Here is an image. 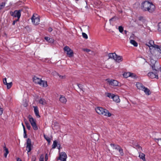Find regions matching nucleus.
<instances>
[{
	"mask_svg": "<svg viewBox=\"0 0 161 161\" xmlns=\"http://www.w3.org/2000/svg\"><path fill=\"white\" fill-rule=\"evenodd\" d=\"M48 30L49 32H51L52 31L53 29H52V28L49 27V28H48Z\"/></svg>",
	"mask_w": 161,
	"mask_h": 161,
	"instance_id": "obj_53",
	"label": "nucleus"
},
{
	"mask_svg": "<svg viewBox=\"0 0 161 161\" xmlns=\"http://www.w3.org/2000/svg\"><path fill=\"white\" fill-rule=\"evenodd\" d=\"M40 161H44V157L43 155H42L40 158Z\"/></svg>",
	"mask_w": 161,
	"mask_h": 161,
	"instance_id": "obj_45",
	"label": "nucleus"
},
{
	"mask_svg": "<svg viewBox=\"0 0 161 161\" xmlns=\"http://www.w3.org/2000/svg\"><path fill=\"white\" fill-rule=\"evenodd\" d=\"M82 36L83 37V38H84L86 39H87L88 38L87 35L85 33L83 32L82 33Z\"/></svg>",
	"mask_w": 161,
	"mask_h": 161,
	"instance_id": "obj_37",
	"label": "nucleus"
},
{
	"mask_svg": "<svg viewBox=\"0 0 161 161\" xmlns=\"http://www.w3.org/2000/svg\"><path fill=\"white\" fill-rule=\"evenodd\" d=\"M114 60L116 62L119 63L123 61V58L122 56H118L116 54V57L115 58Z\"/></svg>",
	"mask_w": 161,
	"mask_h": 161,
	"instance_id": "obj_13",
	"label": "nucleus"
},
{
	"mask_svg": "<svg viewBox=\"0 0 161 161\" xmlns=\"http://www.w3.org/2000/svg\"><path fill=\"white\" fill-rule=\"evenodd\" d=\"M136 86L138 89L142 90H143L145 88V86H143V84L139 82L136 83Z\"/></svg>",
	"mask_w": 161,
	"mask_h": 161,
	"instance_id": "obj_12",
	"label": "nucleus"
},
{
	"mask_svg": "<svg viewBox=\"0 0 161 161\" xmlns=\"http://www.w3.org/2000/svg\"><path fill=\"white\" fill-rule=\"evenodd\" d=\"M158 31L161 32V22L159 23L158 24Z\"/></svg>",
	"mask_w": 161,
	"mask_h": 161,
	"instance_id": "obj_36",
	"label": "nucleus"
},
{
	"mask_svg": "<svg viewBox=\"0 0 161 161\" xmlns=\"http://www.w3.org/2000/svg\"><path fill=\"white\" fill-rule=\"evenodd\" d=\"M134 74L130 72H125L123 74V76L124 77L127 78L131 76V75H133Z\"/></svg>",
	"mask_w": 161,
	"mask_h": 161,
	"instance_id": "obj_21",
	"label": "nucleus"
},
{
	"mask_svg": "<svg viewBox=\"0 0 161 161\" xmlns=\"http://www.w3.org/2000/svg\"><path fill=\"white\" fill-rule=\"evenodd\" d=\"M106 80L107 81L109 85L110 86H118L119 82L116 80L108 79H106Z\"/></svg>",
	"mask_w": 161,
	"mask_h": 161,
	"instance_id": "obj_7",
	"label": "nucleus"
},
{
	"mask_svg": "<svg viewBox=\"0 0 161 161\" xmlns=\"http://www.w3.org/2000/svg\"><path fill=\"white\" fill-rule=\"evenodd\" d=\"M139 157L141 159H142L143 161H145V155L144 153H140Z\"/></svg>",
	"mask_w": 161,
	"mask_h": 161,
	"instance_id": "obj_25",
	"label": "nucleus"
},
{
	"mask_svg": "<svg viewBox=\"0 0 161 161\" xmlns=\"http://www.w3.org/2000/svg\"><path fill=\"white\" fill-rule=\"evenodd\" d=\"M142 91H144L145 94L147 95H149L151 94V92L150 91V90L148 88L145 87L144 89V90H142Z\"/></svg>",
	"mask_w": 161,
	"mask_h": 161,
	"instance_id": "obj_19",
	"label": "nucleus"
},
{
	"mask_svg": "<svg viewBox=\"0 0 161 161\" xmlns=\"http://www.w3.org/2000/svg\"><path fill=\"white\" fill-rule=\"evenodd\" d=\"M130 43L133 45L134 47H137L138 46L137 43L133 40H130Z\"/></svg>",
	"mask_w": 161,
	"mask_h": 161,
	"instance_id": "obj_26",
	"label": "nucleus"
},
{
	"mask_svg": "<svg viewBox=\"0 0 161 161\" xmlns=\"http://www.w3.org/2000/svg\"><path fill=\"white\" fill-rule=\"evenodd\" d=\"M160 72H161V67L160 68Z\"/></svg>",
	"mask_w": 161,
	"mask_h": 161,
	"instance_id": "obj_62",
	"label": "nucleus"
},
{
	"mask_svg": "<svg viewBox=\"0 0 161 161\" xmlns=\"http://www.w3.org/2000/svg\"><path fill=\"white\" fill-rule=\"evenodd\" d=\"M3 149L4 151H5V153H4V156L5 158H6L8 154L9 153L8 150V149L6 147V146H5L3 147Z\"/></svg>",
	"mask_w": 161,
	"mask_h": 161,
	"instance_id": "obj_23",
	"label": "nucleus"
},
{
	"mask_svg": "<svg viewBox=\"0 0 161 161\" xmlns=\"http://www.w3.org/2000/svg\"><path fill=\"white\" fill-rule=\"evenodd\" d=\"M3 113V110L2 109V108H0V115H1Z\"/></svg>",
	"mask_w": 161,
	"mask_h": 161,
	"instance_id": "obj_52",
	"label": "nucleus"
},
{
	"mask_svg": "<svg viewBox=\"0 0 161 161\" xmlns=\"http://www.w3.org/2000/svg\"><path fill=\"white\" fill-rule=\"evenodd\" d=\"M58 76H59L60 79H64L66 78V76L65 75H60L59 74V75H58Z\"/></svg>",
	"mask_w": 161,
	"mask_h": 161,
	"instance_id": "obj_42",
	"label": "nucleus"
},
{
	"mask_svg": "<svg viewBox=\"0 0 161 161\" xmlns=\"http://www.w3.org/2000/svg\"><path fill=\"white\" fill-rule=\"evenodd\" d=\"M52 74L54 76H56L57 75L58 76V75H59V74L55 71L53 72L52 73Z\"/></svg>",
	"mask_w": 161,
	"mask_h": 161,
	"instance_id": "obj_44",
	"label": "nucleus"
},
{
	"mask_svg": "<svg viewBox=\"0 0 161 161\" xmlns=\"http://www.w3.org/2000/svg\"><path fill=\"white\" fill-rule=\"evenodd\" d=\"M38 103L42 105H45L47 104L46 101L44 99L41 98L39 101Z\"/></svg>",
	"mask_w": 161,
	"mask_h": 161,
	"instance_id": "obj_18",
	"label": "nucleus"
},
{
	"mask_svg": "<svg viewBox=\"0 0 161 161\" xmlns=\"http://www.w3.org/2000/svg\"><path fill=\"white\" fill-rule=\"evenodd\" d=\"M110 145L113 150H116L119 151L120 155L121 156H123L124 155L123 152V150L122 148L119 145L114 144H111Z\"/></svg>",
	"mask_w": 161,
	"mask_h": 161,
	"instance_id": "obj_3",
	"label": "nucleus"
},
{
	"mask_svg": "<svg viewBox=\"0 0 161 161\" xmlns=\"http://www.w3.org/2000/svg\"><path fill=\"white\" fill-rule=\"evenodd\" d=\"M83 50L87 53H89V52H91L92 53V52L90 50L87 48L84 49H83Z\"/></svg>",
	"mask_w": 161,
	"mask_h": 161,
	"instance_id": "obj_41",
	"label": "nucleus"
},
{
	"mask_svg": "<svg viewBox=\"0 0 161 161\" xmlns=\"http://www.w3.org/2000/svg\"><path fill=\"white\" fill-rule=\"evenodd\" d=\"M142 9L144 11H148L150 13L153 12L155 10V6L152 3L146 1L142 3Z\"/></svg>",
	"mask_w": 161,
	"mask_h": 161,
	"instance_id": "obj_1",
	"label": "nucleus"
},
{
	"mask_svg": "<svg viewBox=\"0 0 161 161\" xmlns=\"http://www.w3.org/2000/svg\"><path fill=\"white\" fill-rule=\"evenodd\" d=\"M152 69L153 71L156 72H158V70H157L155 68V65L153 64L151 66Z\"/></svg>",
	"mask_w": 161,
	"mask_h": 161,
	"instance_id": "obj_34",
	"label": "nucleus"
},
{
	"mask_svg": "<svg viewBox=\"0 0 161 161\" xmlns=\"http://www.w3.org/2000/svg\"><path fill=\"white\" fill-rule=\"evenodd\" d=\"M45 161H47V160L48 159V156H47V154H46L45 155Z\"/></svg>",
	"mask_w": 161,
	"mask_h": 161,
	"instance_id": "obj_50",
	"label": "nucleus"
},
{
	"mask_svg": "<svg viewBox=\"0 0 161 161\" xmlns=\"http://www.w3.org/2000/svg\"><path fill=\"white\" fill-rule=\"evenodd\" d=\"M17 161H22L20 158H18L17 159Z\"/></svg>",
	"mask_w": 161,
	"mask_h": 161,
	"instance_id": "obj_57",
	"label": "nucleus"
},
{
	"mask_svg": "<svg viewBox=\"0 0 161 161\" xmlns=\"http://www.w3.org/2000/svg\"><path fill=\"white\" fill-rule=\"evenodd\" d=\"M142 18V17H140L139 18V20H141Z\"/></svg>",
	"mask_w": 161,
	"mask_h": 161,
	"instance_id": "obj_58",
	"label": "nucleus"
},
{
	"mask_svg": "<svg viewBox=\"0 0 161 161\" xmlns=\"http://www.w3.org/2000/svg\"><path fill=\"white\" fill-rule=\"evenodd\" d=\"M35 160H36V158L35 157H34V158H32V161H35Z\"/></svg>",
	"mask_w": 161,
	"mask_h": 161,
	"instance_id": "obj_59",
	"label": "nucleus"
},
{
	"mask_svg": "<svg viewBox=\"0 0 161 161\" xmlns=\"http://www.w3.org/2000/svg\"><path fill=\"white\" fill-rule=\"evenodd\" d=\"M59 101L61 103H64L66 102L67 100L64 97L61 96L59 98Z\"/></svg>",
	"mask_w": 161,
	"mask_h": 161,
	"instance_id": "obj_17",
	"label": "nucleus"
},
{
	"mask_svg": "<svg viewBox=\"0 0 161 161\" xmlns=\"http://www.w3.org/2000/svg\"><path fill=\"white\" fill-rule=\"evenodd\" d=\"M22 126L23 127V130H24V131L25 130V127L23 123H22Z\"/></svg>",
	"mask_w": 161,
	"mask_h": 161,
	"instance_id": "obj_54",
	"label": "nucleus"
},
{
	"mask_svg": "<svg viewBox=\"0 0 161 161\" xmlns=\"http://www.w3.org/2000/svg\"><path fill=\"white\" fill-rule=\"evenodd\" d=\"M93 136H97V135L95 134Z\"/></svg>",
	"mask_w": 161,
	"mask_h": 161,
	"instance_id": "obj_60",
	"label": "nucleus"
},
{
	"mask_svg": "<svg viewBox=\"0 0 161 161\" xmlns=\"http://www.w3.org/2000/svg\"><path fill=\"white\" fill-rule=\"evenodd\" d=\"M105 95L109 98H112L113 99V97H114L113 96H114V95L113 94L109 93H105Z\"/></svg>",
	"mask_w": 161,
	"mask_h": 161,
	"instance_id": "obj_27",
	"label": "nucleus"
},
{
	"mask_svg": "<svg viewBox=\"0 0 161 161\" xmlns=\"http://www.w3.org/2000/svg\"><path fill=\"white\" fill-rule=\"evenodd\" d=\"M3 83L5 85L7 83V82L6 78H5L3 79Z\"/></svg>",
	"mask_w": 161,
	"mask_h": 161,
	"instance_id": "obj_47",
	"label": "nucleus"
},
{
	"mask_svg": "<svg viewBox=\"0 0 161 161\" xmlns=\"http://www.w3.org/2000/svg\"><path fill=\"white\" fill-rule=\"evenodd\" d=\"M5 85H7V87L8 89H10L12 85V82H10L9 83H7Z\"/></svg>",
	"mask_w": 161,
	"mask_h": 161,
	"instance_id": "obj_33",
	"label": "nucleus"
},
{
	"mask_svg": "<svg viewBox=\"0 0 161 161\" xmlns=\"http://www.w3.org/2000/svg\"><path fill=\"white\" fill-rule=\"evenodd\" d=\"M109 58H112L114 60L116 57V54L115 53H109L108 54Z\"/></svg>",
	"mask_w": 161,
	"mask_h": 161,
	"instance_id": "obj_15",
	"label": "nucleus"
},
{
	"mask_svg": "<svg viewBox=\"0 0 161 161\" xmlns=\"http://www.w3.org/2000/svg\"><path fill=\"white\" fill-rule=\"evenodd\" d=\"M128 31H126V30H125L124 31V32H125V35H126L127 34V33Z\"/></svg>",
	"mask_w": 161,
	"mask_h": 161,
	"instance_id": "obj_56",
	"label": "nucleus"
},
{
	"mask_svg": "<svg viewBox=\"0 0 161 161\" xmlns=\"http://www.w3.org/2000/svg\"><path fill=\"white\" fill-rule=\"evenodd\" d=\"M41 85H42V86L44 87H47V81L45 80H41Z\"/></svg>",
	"mask_w": 161,
	"mask_h": 161,
	"instance_id": "obj_29",
	"label": "nucleus"
},
{
	"mask_svg": "<svg viewBox=\"0 0 161 161\" xmlns=\"http://www.w3.org/2000/svg\"><path fill=\"white\" fill-rule=\"evenodd\" d=\"M45 40L47 41L50 43H53L54 42V39L53 38H50L48 37H45Z\"/></svg>",
	"mask_w": 161,
	"mask_h": 161,
	"instance_id": "obj_24",
	"label": "nucleus"
},
{
	"mask_svg": "<svg viewBox=\"0 0 161 161\" xmlns=\"http://www.w3.org/2000/svg\"><path fill=\"white\" fill-rule=\"evenodd\" d=\"M27 106V105H25V107H26Z\"/></svg>",
	"mask_w": 161,
	"mask_h": 161,
	"instance_id": "obj_64",
	"label": "nucleus"
},
{
	"mask_svg": "<svg viewBox=\"0 0 161 161\" xmlns=\"http://www.w3.org/2000/svg\"><path fill=\"white\" fill-rule=\"evenodd\" d=\"M64 50L68 57H70L73 56V51L68 46L65 47L64 48Z\"/></svg>",
	"mask_w": 161,
	"mask_h": 161,
	"instance_id": "obj_5",
	"label": "nucleus"
},
{
	"mask_svg": "<svg viewBox=\"0 0 161 161\" xmlns=\"http://www.w3.org/2000/svg\"><path fill=\"white\" fill-rule=\"evenodd\" d=\"M43 135L44 138L47 141L48 143H50L51 142L50 138L49 137L46 136L45 134H44Z\"/></svg>",
	"mask_w": 161,
	"mask_h": 161,
	"instance_id": "obj_31",
	"label": "nucleus"
},
{
	"mask_svg": "<svg viewBox=\"0 0 161 161\" xmlns=\"http://www.w3.org/2000/svg\"><path fill=\"white\" fill-rule=\"evenodd\" d=\"M115 18V17H114L109 19V21H110V23H111V21H113L114 19Z\"/></svg>",
	"mask_w": 161,
	"mask_h": 161,
	"instance_id": "obj_51",
	"label": "nucleus"
},
{
	"mask_svg": "<svg viewBox=\"0 0 161 161\" xmlns=\"http://www.w3.org/2000/svg\"><path fill=\"white\" fill-rule=\"evenodd\" d=\"M5 6V3H2L0 5V10L3 8Z\"/></svg>",
	"mask_w": 161,
	"mask_h": 161,
	"instance_id": "obj_39",
	"label": "nucleus"
},
{
	"mask_svg": "<svg viewBox=\"0 0 161 161\" xmlns=\"http://www.w3.org/2000/svg\"><path fill=\"white\" fill-rule=\"evenodd\" d=\"M54 124L55 125H57V124H58V123L57 122H55V123H54Z\"/></svg>",
	"mask_w": 161,
	"mask_h": 161,
	"instance_id": "obj_61",
	"label": "nucleus"
},
{
	"mask_svg": "<svg viewBox=\"0 0 161 161\" xmlns=\"http://www.w3.org/2000/svg\"><path fill=\"white\" fill-rule=\"evenodd\" d=\"M77 86H78L79 88H80V89L82 91H83V86L82 85L80 84H78Z\"/></svg>",
	"mask_w": 161,
	"mask_h": 161,
	"instance_id": "obj_43",
	"label": "nucleus"
},
{
	"mask_svg": "<svg viewBox=\"0 0 161 161\" xmlns=\"http://www.w3.org/2000/svg\"><path fill=\"white\" fill-rule=\"evenodd\" d=\"M28 118L29 119V120L31 123V124H33L34 123H36V121L32 117L31 115H29L28 116Z\"/></svg>",
	"mask_w": 161,
	"mask_h": 161,
	"instance_id": "obj_22",
	"label": "nucleus"
},
{
	"mask_svg": "<svg viewBox=\"0 0 161 161\" xmlns=\"http://www.w3.org/2000/svg\"><path fill=\"white\" fill-rule=\"evenodd\" d=\"M21 10H15L14 12H10V14L14 18L17 17V19H19L21 16Z\"/></svg>",
	"mask_w": 161,
	"mask_h": 161,
	"instance_id": "obj_6",
	"label": "nucleus"
},
{
	"mask_svg": "<svg viewBox=\"0 0 161 161\" xmlns=\"http://www.w3.org/2000/svg\"><path fill=\"white\" fill-rule=\"evenodd\" d=\"M24 137L25 138H26L27 137V135L26 134V132L25 130L24 131Z\"/></svg>",
	"mask_w": 161,
	"mask_h": 161,
	"instance_id": "obj_46",
	"label": "nucleus"
},
{
	"mask_svg": "<svg viewBox=\"0 0 161 161\" xmlns=\"http://www.w3.org/2000/svg\"><path fill=\"white\" fill-rule=\"evenodd\" d=\"M19 19H15L13 21V25H14L15 24V23L18 21L19 20Z\"/></svg>",
	"mask_w": 161,
	"mask_h": 161,
	"instance_id": "obj_48",
	"label": "nucleus"
},
{
	"mask_svg": "<svg viewBox=\"0 0 161 161\" xmlns=\"http://www.w3.org/2000/svg\"><path fill=\"white\" fill-rule=\"evenodd\" d=\"M34 113L38 117L40 118V117L39 115V111L38 108L36 106H34Z\"/></svg>",
	"mask_w": 161,
	"mask_h": 161,
	"instance_id": "obj_14",
	"label": "nucleus"
},
{
	"mask_svg": "<svg viewBox=\"0 0 161 161\" xmlns=\"http://www.w3.org/2000/svg\"><path fill=\"white\" fill-rule=\"evenodd\" d=\"M82 28L84 29H85L87 31H88L89 26L87 25H84L82 26Z\"/></svg>",
	"mask_w": 161,
	"mask_h": 161,
	"instance_id": "obj_40",
	"label": "nucleus"
},
{
	"mask_svg": "<svg viewBox=\"0 0 161 161\" xmlns=\"http://www.w3.org/2000/svg\"><path fill=\"white\" fill-rule=\"evenodd\" d=\"M118 29H119V32L121 33H122L124 30V29H123V27L121 26H119V27Z\"/></svg>",
	"mask_w": 161,
	"mask_h": 161,
	"instance_id": "obj_35",
	"label": "nucleus"
},
{
	"mask_svg": "<svg viewBox=\"0 0 161 161\" xmlns=\"http://www.w3.org/2000/svg\"><path fill=\"white\" fill-rule=\"evenodd\" d=\"M57 142L55 140L53 141V144L52 145V148L54 149L57 146Z\"/></svg>",
	"mask_w": 161,
	"mask_h": 161,
	"instance_id": "obj_32",
	"label": "nucleus"
},
{
	"mask_svg": "<svg viewBox=\"0 0 161 161\" xmlns=\"http://www.w3.org/2000/svg\"><path fill=\"white\" fill-rule=\"evenodd\" d=\"M95 110L97 113L100 115L108 117H110L112 115L108 110L101 107H97L95 108Z\"/></svg>",
	"mask_w": 161,
	"mask_h": 161,
	"instance_id": "obj_2",
	"label": "nucleus"
},
{
	"mask_svg": "<svg viewBox=\"0 0 161 161\" xmlns=\"http://www.w3.org/2000/svg\"><path fill=\"white\" fill-rule=\"evenodd\" d=\"M26 148L27 150L28 151V153L30 152L31 149V140L29 138H28L27 140L26 143Z\"/></svg>",
	"mask_w": 161,
	"mask_h": 161,
	"instance_id": "obj_10",
	"label": "nucleus"
},
{
	"mask_svg": "<svg viewBox=\"0 0 161 161\" xmlns=\"http://www.w3.org/2000/svg\"><path fill=\"white\" fill-rule=\"evenodd\" d=\"M24 121L27 128L28 130H30L31 127L29 123L25 119L24 120Z\"/></svg>",
	"mask_w": 161,
	"mask_h": 161,
	"instance_id": "obj_28",
	"label": "nucleus"
},
{
	"mask_svg": "<svg viewBox=\"0 0 161 161\" xmlns=\"http://www.w3.org/2000/svg\"><path fill=\"white\" fill-rule=\"evenodd\" d=\"M113 97V99L114 101L117 103H119L120 102V100L118 96L114 95Z\"/></svg>",
	"mask_w": 161,
	"mask_h": 161,
	"instance_id": "obj_16",
	"label": "nucleus"
},
{
	"mask_svg": "<svg viewBox=\"0 0 161 161\" xmlns=\"http://www.w3.org/2000/svg\"><path fill=\"white\" fill-rule=\"evenodd\" d=\"M152 47H154L155 50L157 51V48H159L160 47L154 44L153 45V46H152Z\"/></svg>",
	"mask_w": 161,
	"mask_h": 161,
	"instance_id": "obj_38",
	"label": "nucleus"
},
{
	"mask_svg": "<svg viewBox=\"0 0 161 161\" xmlns=\"http://www.w3.org/2000/svg\"><path fill=\"white\" fill-rule=\"evenodd\" d=\"M98 139L97 138L96 139H95V140H97Z\"/></svg>",
	"mask_w": 161,
	"mask_h": 161,
	"instance_id": "obj_63",
	"label": "nucleus"
},
{
	"mask_svg": "<svg viewBox=\"0 0 161 161\" xmlns=\"http://www.w3.org/2000/svg\"><path fill=\"white\" fill-rule=\"evenodd\" d=\"M42 80L36 76H34L33 78V81L35 83L38 84L41 86Z\"/></svg>",
	"mask_w": 161,
	"mask_h": 161,
	"instance_id": "obj_11",
	"label": "nucleus"
},
{
	"mask_svg": "<svg viewBox=\"0 0 161 161\" xmlns=\"http://www.w3.org/2000/svg\"><path fill=\"white\" fill-rule=\"evenodd\" d=\"M158 72H150L148 73L147 75L148 76L152 79L156 78L157 79H158Z\"/></svg>",
	"mask_w": 161,
	"mask_h": 161,
	"instance_id": "obj_8",
	"label": "nucleus"
},
{
	"mask_svg": "<svg viewBox=\"0 0 161 161\" xmlns=\"http://www.w3.org/2000/svg\"><path fill=\"white\" fill-rule=\"evenodd\" d=\"M34 130H36L38 129V127L36 125V123L32 124L31 125Z\"/></svg>",
	"mask_w": 161,
	"mask_h": 161,
	"instance_id": "obj_30",
	"label": "nucleus"
},
{
	"mask_svg": "<svg viewBox=\"0 0 161 161\" xmlns=\"http://www.w3.org/2000/svg\"><path fill=\"white\" fill-rule=\"evenodd\" d=\"M154 41L152 40L150 41L148 43H146V45L149 47L150 49H151L150 47H152V46H153L154 45Z\"/></svg>",
	"mask_w": 161,
	"mask_h": 161,
	"instance_id": "obj_20",
	"label": "nucleus"
},
{
	"mask_svg": "<svg viewBox=\"0 0 161 161\" xmlns=\"http://www.w3.org/2000/svg\"><path fill=\"white\" fill-rule=\"evenodd\" d=\"M159 53L161 54V47L157 48V51Z\"/></svg>",
	"mask_w": 161,
	"mask_h": 161,
	"instance_id": "obj_49",
	"label": "nucleus"
},
{
	"mask_svg": "<svg viewBox=\"0 0 161 161\" xmlns=\"http://www.w3.org/2000/svg\"><path fill=\"white\" fill-rule=\"evenodd\" d=\"M31 19L34 25H37L39 24L40 17L36 14H34L33 15Z\"/></svg>",
	"mask_w": 161,
	"mask_h": 161,
	"instance_id": "obj_4",
	"label": "nucleus"
},
{
	"mask_svg": "<svg viewBox=\"0 0 161 161\" xmlns=\"http://www.w3.org/2000/svg\"><path fill=\"white\" fill-rule=\"evenodd\" d=\"M135 76L136 75H135V74H134L133 75H131V76H131L132 77L134 78L135 77Z\"/></svg>",
	"mask_w": 161,
	"mask_h": 161,
	"instance_id": "obj_55",
	"label": "nucleus"
},
{
	"mask_svg": "<svg viewBox=\"0 0 161 161\" xmlns=\"http://www.w3.org/2000/svg\"><path fill=\"white\" fill-rule=\"evenodd\" d=\"M67 155L64 152H62L59 154V157L58 158V160H60L61 161H66Z\"/></svg>",
	"mask_w": 161,
	"mask_h": 161,
	"instance_id": "obj_9",
	"label": "nucleus"
}]
</instances>
